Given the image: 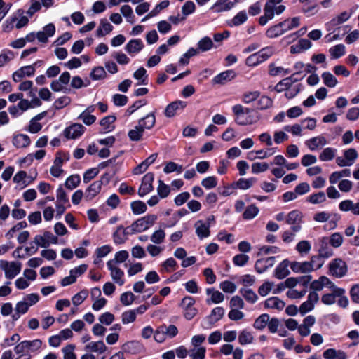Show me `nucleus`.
<instances>
[{
	"label": "nucleus",
	"instance_id": "obj_1",
	"mask_svg": "<svg viewBox=\"0 0 359 359\" xmlns=\"http://www.w3.org/2000/svg\"><path fill=\"white\" fill-rule=\"evenodd\" d=\"M232 111L236 116V123L240 126L252 125L261 118V115L257 110L244 107L241 104L234 105Z\"/></svg>",
	"mask_w": 359,
	"mask_h": 359
},
{
	"label": "nucleus",
	"instance_id": "obj_2",
	"mask_svg": "<svg viewBox=\"0 0 359 359\" xmlns=\"http://www.w3.org/2000/svg\"><path fill=\"white\" fill-rule=\"evenodd\" d=\"M157 215H147L132 224V233H141L149 229L157 220Z\"/></svg>",
	"mask_w": 359,
	"mask_h": 359
},
{
	"label": "nucleus",
	"instance_id": "obj_3",
	"mask_svg": "<svg viewBox=\"0 0 359 359\" xmlns=\"http://www.w3.org/2000/svg\"><path fill=\"white\" fill-rule=\"evenodd\" d=\"M348 271V266L346 263L340 258H336L333 259L329 264V272L330 274L340 278L344 277Z\"/></svg>",
	"mask_w": 359,
	"mask_h": 359
},
{
	"label": "nucleus",
	"instance_id": "obj_4",
	"mask_svg": "<svg viewBox=\"0 0 359 359\" xmlns=\"http://www.w3.org/2000/svg\"><path fill=\"white\" fill-rule=\"evenodd\" d=\"M283 0H268L264 8V15L259 17V23L264 26L274 18V6Z\"/></svg>",
	"mask_w": 359,
	"mask_h": 359
},
{
	"label": "nucleus",
	"instance_id": "obj_5",
	"mask_svg": "<svg viewBox=\"0 0 359 359\" xmlns=\"http://www.w3.org/2000/svg\"><path fill=\"white\" fill-rule=\"evenodd\" d=\"M0 269L5 271V276L8 279L13 278L21 270V263L6 260L0 261Z\"/></svg>",
	"mask_w": 359,
	"mask_h": 359
},
{
	"label": "nucleus",
	"instance_id": "obj_6",
	"mask_svg": "<svg viewBox=\"0 0 359 359\" xmlns=\"http://www.w3.org/2000/svg\"><path fill=\"white\" fill-rule=\"evenodd\" d=\"M302 218L303 215L298 210H292L287 214L286 217V223L289 225H292V231L297 233L301 230V225L303 222Z\"/></svg>",
	"mask_w": 359,
	"mask_h": 359
},
{
	"label": "nucleus",
	"instance_id": "obj_7",
	"mask_svg": "<svg viewBox=\"0 0 359 359\" xmlns=\"http://www.w3.org/2000/svg\"><path fill=\"white\" fill-rule=\"evenodd\" d=\"M315 259H320L319 257H312L310 262H293L290 264V268L294 273H308L314 270Z\"/></svg>",
	"mask_w": 359,
	"mask_h": 359
},
{
	"label": "nucleus",
	"instance_id": "obj_8",
	"mask_svg": "<svg viewBox=\"0 0 359 359\" xmlns=\"http://www.w3.org/2000/svg\"><path fill=\"white\" fill-rule=\"evenodd\" d=\"M154 179V175L152 172H148L142 177V183L137 192L140 197L144 196L153 190L154 187L152 183Z\"/></svg>",
	"mask_w": 359,
	"mask_h": 359
},
{
	"label": "nucleus",
	"instance_id": "obj_9",
	"mask_svg": "<svg viewBox=\"0 0 359 359\" xmlns=\"http://www.w3.org/2000/svg\"><path fill=\"white\" fill-rule=\"evenodd\" d=\"M85 131V127L80 123H74L65 128V136L68 139H76L81 136Z\"/></svg>",
	"mask_w": 359,
	"mask_h": 359
},
{
	"label": "nucleus",
	"instance_id": "obj_10",
	"mask_svg": "<svg viewBox=\"0 0 359 359\" xmlns=\"http://www.w3.org/2000/svg\"><path fill=\"white\" fill-rule=\"evenodd\" d=\"M107 265L108 269L111 271L112 279L119 285H123L124 284V280L122 279L124 275L123 271L115 266L114 261H108Z\"/></svg>",
	"mask_w": 359,
	"mask_h": 359
},
{
	"label": "nucleus",
	"instance_id": "obj_11",
	"mask_svg": "<svg viewBox=\"0 0 359 359\" xmlns=\"http://www.w3.org/2000/svg\"><path fill=\"white\" fill-rule=\"evenodd\" d=\"M187 102L181 100H176L169 104L165 109V116L168 118L173 117L177 110L184 109Z\"/></svg>",
	"mask_w": 359,
	"mask_h": 359
},
{
	"label": "nucleus",
	"instance_id": "obj_12",
	"mask_svg": "<svg viewBox=\"0 0 359 359\" xmlns=\"http://www.w3.org/2000/svg\"><path fill=\"white\" fill-rule=\"evenodd\" d=\"M275 257H270L266 259H257L255 264V269L259 273H262L274 264Z\"/></svg>",
	"mask_w": 359,
	"mask_h": 359
},
{
	"label": "nucleus",
	"instance_id": "obj_13",
	"mask_svg": "<svg viewBox=\"0 0 359 359\" xmlns=\"http://www.w3.org/2000/svg\"><path fill=\"white\" fill-rule=\"evenodd\" d=\"M281 29H283V34L286 32L298 27L300 25V18L294 17L292 18H287L285 20L278 22Z\"/></svg>",
	"mask_w": 359,
	"mask_h": 359
},
{
	"label": "nucleus",
	"instance_id": "obj_14",
	"mask_svg": "<svg viewBox=\"0 0 359 359\" xmlns=\"http://www.w3.org/2000/svg\"><path fill=\"white\" fill-rule=\"evenodd\" d=\"M122 348L125 353L133 355L140 353L144 351V347L142 344L137 341H131L125 343Z\"/></svg>",
	"mask_w": 359,
	"mask_h": 359
},
{
	"label": "nucleus",
	"instance_id": "obj_15",
	"mask_svg": "<svg viewBox=\"0 0 359 359\" xmlns=\"http://www.w3.org/2000/svg\"><path fill=\"white\" fill-rule=\"evenodd\" d=\"M339 208L343 212L351 211L354 215H359V199L356 203L351 200H344L339 203Z\"/></svg>",
	"mask_w": 359,
	"mask_h": 359
},
{
	"label": "nucleus",
	"instance_id": "obj_16",
	"mask_svg": "<svg viewBox=\"0 0 359 359\" xmlns=\"http://www.w3.org/2000/svg\"><path fill=\"white\" fill-rule=\"evenodd\" d=\"M156 123V117L154 113H150L146 116L140 118L138 121L139 128H142L144 131L147 129H151Z\"/></svg>",
	"mask_w": 359,
	"mask_h": 359
},
{
	"label": "nucleus",
	"instance_id": "obj_17",
	"mask_svg": "<svg viewBox=\"0 0 359 359\" xmlns=\"http://www.w3.org/2000/svg\"><path fill=\"white\" fill-rule=\"evenodd\" d=\"M158 156L157 153L152 154L133 170V174L139 175L146 171L147 168L153 163Z\"/></svg>",
	"mask_w": 359,
	"mask_h": 359
},
{
	"label": "nucleus",
	"instance_id": "obj_18",
	"mask_svg": "<svg viewBox=\"0 0 359 359\" xmlns=\"http://www.w3.org/2000/svg\"><path fill=\"white\" fill-rule=\"evenodd\" d=\"M289 261L287 259L283 260L276 267L274 273V276L278 279H283L290 274L288 269Z\"/></svg>",
	"mask_w": 359,
	"mask_h": 359
},
{
	"label": "nucleus",
	"instance_id": "obj_19",
	"mask_svg": "<svg viewBox=\"0 0 359 359\" xmlns=\"http://www.w3.org/2000/svg\"><path fill=\"white\" fill-rule=\"evenodd\" d=\"M236 76V73L233 70L223 72L214 77L212 81L214 83L223 84L226 81H231Z\"/></svg>",
	"mask_w": 359,
	"mask_h": 359
},
{
	"label": "nucleus",
	"instance_id": "obj_20",
	"mask_svg": "<svg viewBox=\"0 0 359 359\" xmlns=\"http://www.w3.org/2000/svg\"><path fill=\"white\" fill-rule=\"evenodd\" d=\"M285 306V303L277 297H270L264 302L265 308L274 309L278 311L283 310Z\"/></svg>",
	"mask_w": 359,
	"mask_h": 359
},
{
	"label": "nucleus",
	"instance_id": "obj_21",
	"mask_svg": "<svg viewBox=\"0 0 359 359\" xmlns=\"http://www.w3.org/2000/svg\"><path fill=\"white\" fill-rule=\"evenodd\" d=\"M144 47L142 41L140 39H132L126 46V50L130 53H139Z\"/></svg>",
	"mask_w": 359,
	"mask_h": 359
},
{
	"label": "nucleus",
	"instance_id": "obj_22",
	"mask_svg": "<svg viewBox=\"0 0 359 359\" xmlns=\"http://www.w3.org/2000/svg\"><path fill=\"white\" fill-rule=\"evenodd\" d=\"M13 144L17 148H25L29 145L30 138L27 135L18 134L13 137Z\"/></svg>",
	"mask_w": 359,
	"mask_h": 359
},
{
	"label": "nucleus",
	"instance_id": "obj_23",
	"mask_svg": "<svg viewBox=\"0 0 359 359\" xmlns=\"http://www.w3.org/2000/svg\"><path fill=\"white\" fill-rule=\"evenodd\" d=\"M351 16V13H348L347 11H344L341 13L337 18L332 19L327 23V29L328 30L331 29V27L337 26L346 20H348Z\"/></svg>",
	"mask_w": 359,
	"mask_h": 359
},
{
	"label": "nucleus",
	"instance_id": "obj_24",
	"mask_svg": "<svg viewBox=\"0 0 359 359\" xmlns=\"http://www.w3.org/2000/svg\"><path fill=\"white\" fill-rule=\"evenodd\" d=\"M102 185V181H95L92 183L86 191V198L91 200L94 198L100 191Z\"/></svg>",
	"mask_w": 359,
	"mask_h": 359
},
{
	"label": "nucleus",
	"instance_id": "obj_25",
	"mask_svg": "<svg viewBox=\"0 0 359 359\" xmlns=\"http://www.w3.org/2000/svg\"><path fill=\"white\" fill-rule=\"evenodd\" d=\"M87 351L96 352L103 353L106 351L107 347L102 341L97 342H90L85 346Z\"/></svg>",
	"mask_w": 359,
	"mask_h": 359
},
{
	"label": "nucleus",
	"instance_id": "obj_26",
	"mask_svg": "<svg viewBox=\"0 0 359 359\" xmlns=\"http://www.w3.org/2000/svg\"><path fill=\"white\" fill-rule=\"evenodd\" d=\"M113 29V26L106 20L102 19L100 20V24L96 32L99 37L104 36L110 33Z\"/></svg>",
	"mask_w": 359,
	"mask_h": 359
},
{
	"label": "nucleus",
	"instance_id": "obj_27",
	"mask_svg": "<svg viewBox=\"0 0 359 359\" xmlns=\"http://www.w3.org/2000/svg\"><path fill=\"white\" fill-rule=\"evenodd\" d=\"M326 144V139L323 136L312 137L306 142L307 146L312 151L316 149L319 146H324Z\"/></svg>",
	"mask_w": 359,
	"mask_h": 359
},
{
	"label": "nucleus",
	"instance_id": "obj_28",
	"mask_svg": "<svg viewBox=\"0 0 359 359\" xmlns=\"http://www.w3.org/2000/svg\"><path fill=\"white\" fill-rule=\"evenodd\" d=\"M196 233L200 238H206L210 235L209 225L203 224L201 221H198L196 224Z\"/></svg>",
	"mask_w": 359,
	"mask_h": 359
},
{
	"label": "nucleus",
	"instance_id": "obj_29",
	"mask_svg": "<svg viewBox=\"0 0 359 359\" xmlns=\"http://www.w3.org/2000/svg\"><path fill=\"white\" fill-rule=\"evenodd\" d=\"M253 340L252 334L247 330H242L238 335V342L241 345L252 344Z\"/></svg>",
	"mask_w": 359,
	"mask_h": 359
},
{
	"label": "nucleus",
	"instance_id": "obj_30",
	"mask_svg": "<svg viewBox=\"0 0 359 359\" xmlns=\"http://www.w3.org/2000/svg\"><path fill=\"white\" fill-rule=\"evenodd\" d=\"M273 100L266 95L262 96L258 100L257 104V110H266L271 108L273 105Z\"/></svg>",
	"mask_w": 359,
	"mask_h": 359
},
{
	"label": "nucleus",
	"instance_id": "obj_31",
	"mask_svg": "<svg viewBox=\"0 0 359 359\" xmlns=\"http://www.w3.org/2000/svg\"><path fill=\"white\" fill-rule=\"evenodd\" d=\"M224 315V310L222 307H216L211 311L210 316H208L210 323H215L219 320Z\"/></svg>",
	"mask_w": 359,
	"mask_h": 359
},
{
	"label": "nucleus",
	"instance_id": "obj_32",
	"mask_svg": "<svg viewBox=\"0 0 359 359\" xmlns=\"http://www.w3.org/2000/svg\"><path fill=\"white\" fill-rule=\"evenodd\" d=\"M144 132L137 125L133 129L128 131V136L131 141L138 142L142 140Z\"/></svg>",
	"mask_w": 359,
	"mask_h": 359
},
{
	"label": "nucleus",
	"instance_id": "obj_33",
	"mask_svg": "<svg viewBox=\"0 0 359 359\" xmlns=\"http://www.w3.org/2000/svg\"><path fill=\"white\" fill-rule=\"evenodd\" d=\"M283 35V29L278 23L271 26L266 32V36L269 39L278 38Z\"/></svg>",
	"mask_w": 359,
	"mask_h": 359
},
{
	"label": "nucleus",
	"instance_id": "obj_34",
	"mask_svg": "<svg viewBox=\"0 0 359 359\" xmlns=\"http://www.w3.org/2000/svg\"><path fill=\"white\" fill-rule=\"evenodd\" d=\"M239 292L244 299L251 304H254L257 300V295L251 289L241 288Z\"/></svg>",
	"mask_w": 359,
	"mask_h": 359
},
{
	"label": "nucleus",
	"instance_id": "obj_35",
	"mask_svg": "<svg viewBox=\"0 0 359 359\" xmlns=\"http://www.w3.org/2000/svg\"><path fill=\"white\" fill-rule=\"evenodd\" d=\"M25 11L23 9L20 8L17 10L16 13L13 16H18V18H20L19 20L15 24V27L17 29H21L24 27H25L28 22L29 19L27 16L24 15Z\"/></svg>",
	"mask_w": 359,
	"mask_h": 359
},
{
	"label": "nucleus",
	"instance_id": "obj_36",
	"mask_svg": "<svg viewBox=\"0 0 359 359\" xmlns=\"http://www.w3.org/2000/svg\"><path fill=\"white\" fill-rule=\"evenodd\" d=\"M130 207L133 214L140 215L147 211L146 204L141 201H135L131 203Z\"/></svg>",
	"mask_w": 359,
	"mask_h": 359
},
{
	"label": "nucleus",
	"instance_id": "obj_37",
	"mask_svg": "<svg viewBox=\"0 0 359 359\" xmlns=\"http://www.w3.org/2000/svg\"><path fill=\"white\" fill-rule=\"evenodd\" d=\"M213 43L211 39L208 36H205L201 39L198 43V50L202 52H205L212 48Z\"/></svg>",
	"mask_w": 359,
	"mask_h": 359
},
{
	"label": "nucleus",
	"instance_id": "obj_38",
	"mask_svg": "<svg viewBox=\"0 0 359 359\" xmlns=\"http://www.w3.org/2000/svg\"><path fill=\"white\" fill-rule=\"evenodd\" d=\"M269 320V316L266 313L262 314L255 321L253 326L257 330L264 329Z\"/></svg>",
	"mask_w": 359,
	"mask_h": 359
},
{
	"label": "nucleus",
	"instance_id": "obj_39",
	"mask_svg": "<svg viewBox=\"0 0 359 359\" xmlns=\"http://www.w3.org/2000/svg\"><path fill=\"white\" fill-rule=\"evenodd\" d=\"M157 192L161 198H165L169 195L170 192V188L168 185L165 184L163 180H159L158 186L157 187Z\"/></svg>",
	"mask_w": 359,
	"mask_h": 359
},
{
	"label": "nucleus",
	"instance_id": "obj_40",
	"mask_svg": "<svg viewBox=\"0 0 359 359\" xmlns=\"http://www.w3.org/2000/svg\"><path fill=\"white\" fill-rule=\"evenodd\" d=\"M322 79L324 83L330 88L334 87L337 83V79L330 72H324L322 74Z\"/></svg>",
	"mask_w": 359,
	"mask_h": 359
},
{
	"label": "nucleus",
	"instance_id": "obj_41",
	"mask_svg": "<svg viewBox=\"0 0 359 359\" xmlns=\"http://www.w3.org/2000/svg\"><path fill=\"white\" fill-rule=\"evenodd\" d=\"M235 5L233 2H217L213 6L212 9H214L216 12L219 13L222 11H226L231 10Z\"/></svg>",
	"mask_w": 359,
	"mask_h": 359
},
{
	"label": "nucleus",
	"instance_id": "obj_42",
	"mask_svg": "<svg viewBox=\"0 0 359 359\" xmlns=\"http://www.w3.org/2000/svg\"><path fill=\"white\" fill-rule=\"evenodd\" d=\"M259 209L255 205L248 206L243 214L245 219H252L257 215Z\"/></svg>",
	"mask_w": 359,
	"mask_h": 359
},
{
	"label": "nucleus",
	"instance_id": "obj_43",
	"mask_svg": "<svg viewBox=\"0 0 359 359\" xmlns=\"http://www.w3.org/2000/svg\"><path fill=\"white\" fill-rule=\"evenodd\" d=\"M273 54L272 48L266 47L262 48L259 52L256 53V55L260 62V63L266 61L268 58H269Z\"/></svg>",
	"mask_w": 359,
	"mask_h": 359
},
{
	"label": "nucleus",
	"instance_id": "obj_44",
	"mask_svg": "<svg viewBox=\"0 0 359 359\" xmlns=\"http://www.w3.org/2000/svg\"><path fill=\"white\" fill-rule=\"evenodd\" d=\"M329 51L333 58L337 59L345 54V46L343 44H338L331 48Z\"/></svg>",
	"mask_w": 359,
	"mask_h": 359
},
{
	"label": "nucleus",
	"instance_id": "obj_45",
	"mask_svg": "<svg viewBox=\"0 0 359 359\" xmlns=\"http://www.w3.org/2000/svg\"><path fill=\"white\" fill-rule=\"evenodd\" d=\"M81 182L80 177L78 175H74L69 177L65 182V187L69 189H74L77 187Z\"/></svg>",
	"mask_w": 359,
	"mask_h": 359
},
{
	"label": "nucleus",
	"instance_id": "obj_46",
	"mask_svg": "<svg viewBox=\"0 0 359 359\" xmlns=\"http://www.w3.org/2000/svg\"><path fill=\"white\" fill-rule=\"evenodd\" d=\"M147 71L144 67H140L137 70H136L133 76L135 79L140 80L141 79V84L147 85L148 83L147 82Z\"/></svg>",
	"mask_w": 359,
	"mask_h": 359
},
{
	"label": "nucleus",
	"instance_id": "obj_47",
	"mask_svg": "<svg viewBox=\"0 0 359 359\" xmlns=\"http://www.w3.org/2000/svg\"><path fill=\"white\" fill-rule=\"evenodd\" d=\"M165 233L163 229L154 231L151 236V241L156 244H161L164 241Z\"/></svg>",
	"mask_w": 359,
	"mask_h": 359
},
{
	"label": "nucleus",
	"instance_id": "obj_48",
	"mask_svg": "<svg viewBox=\"0 0 359 359\" xmlns=\"http://www.w3.org/2000/svg\"><path fill=\"white\" fill-rule=\"evenodd\" d=\"M256 182L255 178L243 179L241 178L236 182V185L241 189H248L250 188L252 184Z\"/></svg>",
	"mask_w": 359,
	"mask_h": 359
},
{
	"label": "nucleus",
	"instance_id": "obj_49",
	"mask_svg": "<svg viewBox=\"0 0 359 359\" xmlns=\"http://www.w3.org/2000/svg\"><path fill=\"white\" fill-rule=\"evenodd\" d=\"M88 292L86 290H83L76 294L72 297V303L74 306L80 305L88 297Z\"/></svg>",
	"mask_w": 359,
	"mask_h": 359
},
{
	"label": "nucleus",
	"instance_id": "obj_50",
	"mask_svg": "<svg viewBox=\"0 0 359 359\" xmlns=\"http://www.w3.org/2000/svg\"><path fill=\"white\" fill-rule=\"evenodd\" d=\"M90 76L93 80L102 79L106 76V72L102 67H97L92 70Z\"/></svg>",
	"mask_w": 359,
	"mask_h": 359
},
{
	"label": "nucleus",
	"instance_id": "obj_51",
	"mask_svg": "<svg viewBox=\"0 0 359 359\" xmlns=\"http://www.w3.org/2000/svg\"><path fill=\"white\" fill-rule=\"evenodd\" d=\"M248 19L245 11H240L232 19L231 25L238 26L244 23Z\"/></svg>",
	"mask_w": 359,
	"mask_h": 359
},
{
	"label": "nucleus",
	"instance_id": "obj_52",
	"mask_svg": "<svg viewBox=\"0 0 359 359\" xmlns=\"http://www.w3.org/2000/svg\"><path fill=\"white\" fill-rule=\"evenodd\" d=\"M325 200L326 196L325 193L323 191L312 194L308 198V201L313 204H318L324 202Z\"/></svg>",
	"mask_w": 359,
	"mask_h": 359
},
{
	"label": "nucleus",
	"instance_id": "obj_53",
	"mask_svg": "<svg viewBox=\"0 0 359 359\" xmlns=\"http://www.w3.org/2000/svg\"><path fill=\"white\" fill-rule=\"evenodd\" d=\"M169 6V1L165 0L161 1L160 4H157L156 7L143 19L144 20L146 18L149 17H153L157 15L162 9L167 8Z\"/></svg>",
	"mask_w": 359,
	"mask_h": 359
},
{
	"label": "nucleus",
	"instance_id": "obj_54",
	"mask_svg": "<svg viewBox=\"0 0 359 359\" xmlns=\"http://www.w3.org/2000/svg\"><path fill=\"white\" fill-rule=\"evenodd\" d=\"M198 50L194 48H191L188 50V51L183 55V56L180 59V64L181 65H187L189 62V58L198 54Z\"/></svg>",
	"mask_w": 359,
	"mask_h": 359
},
{
	"label": "nucleus",
	"instance_id": "obj_55",
	"mask_svg": "<svg viewBox=\"0 0 359 359\" xmlns=\"http://www.w3.org/2000/svg\"><path fill=\"white\" fill-rule=\"evenodd\" d=\"M334 151L332 148H325L320 154L319 158L323 161H331L334 157Z\"/></svg>",
	"mask_w": 359,
	"mask_h": 359
},
{
	"label": "nucleus",
	"instance_id": "obj_56",
	"mask_svg": "<svg viewBox=\"0 0 359 359\" xmlns=\"http://www.w3.org/2000/svg\"><path fill=\"white\" fill-rule=\"evenodd\" d=\"M259 95L260 93L259 91L248 92L243 94L242 100L243 102L249 104L256 100Z\"/></svg>",
	"mask_w": 359,
	"mask_h": 359
},
{
	"label": "nucleus",
	"instance_id": "obj_57",
	"mask_svg": "<svg viewBox=\"0 0 359 359\" xmlns=\"http://www.w3.org/2000/svg\"><path fill=\"white\" fill-rule=\"evenodd\" d=\"M343 243V237L339 233H334L330 238V244L334 248H339Z\"/></svg>",
	"mask_w": 359,
	"mask_h": 359
},
{
	"label": "nucleus",
	"instance_id": "obj_58",
	"mask_svg": "<svg viewBox=\"0 0 359 359\" xmlns=\"http://www.w3.org/2000/svg\"><path fill=\"white\" fill-rule=\"evenodd\" d=\"M201 184L205 189H210L215 188L217 185V178L214 176H210L201 181Z\"/></svg>",
	"mask_w": 359,
	"mask_h": 359
},
{
	"label": "nucleus",
	"instance_id": "obj_59",
	"mask_svg": "<svg viewBox=\"0 0 359 359\" xmlns=\"http://www.w3.org/2000/svg\"><path fill=\"white\" fill-rule=\"evenodd\" d=\"M135 299V297L131 292H126L121 295L120 301L123 305L128 306L134 302Z\"/></svg>",
	"mask_w": 359,
	"mask_h": 359
},
{
	"label": "nucleus",
	"instance_id": "obj_60",
	"mask_svg": "<svg viewBox=\"0 0 359 359\" xmlns=\"http://www.w3.org/2000/svg\"><path fill=\"white\" fill-rule=\"evenodd\" d=\"M219 287L226 293H233L236 290V285L233 282L229 280L222 282Z\"/></svg>",
	"mask_w": 359,
	"mask_h": 359
},
{
	"label": "nucleus",
	"instance_id": "obj_61",
	"mask_svg": "<svg viewBox=\"0 0 359 359\" xmlns=\"http://www.w3.org/2000/svg\"><path fill=\"white\" fill-rule=\"evenodd\" d=\"M291 86L289 79L287 78H285L276 84L274 89L278 93H280L288 90Z\"/></svg>",
	"mask_w": 359,
	"mask_h": 359
},
{
	"label": "nucleus",
	"instance_id": "obj_62",
	"mask_svg": "<svg viewBox=\"0 0 359 359\" xmlns=\"http://www.w3.org/2000/svg\"><path fill=\"white\" fill-rule=\"evenodd\" d=\"M196 9V6L193 1H189L185 2V4L182 7V13L183 16L186 18L188 15L194 12Z\"/></svg>",
	"mask_w": 359,
	"mask_h": 359
},
{
	"label": "nucleus",
	"instance_id": "obj_63",
	"mask_svg": "<svg viewBox=\"0 0 359 359\" xmlns=\"http://www.w3.org/2000/svg\"><path fill=\"white\" fill-rule=\"evenodd\" d=\"M75 348L74 345L69 344L62 348L64 353V359H76V356L74 353Z\"/></svg>",
	"mask_w": 359,
	"mask_h": 359
},
{
	"label": "nucleus",
	"instance_id": "obj_64",
	"mask_svg": "<svg viewBox=\"0 0 359 359\" xmlns=\"http://www.w3.org/2000/svg\"><path fill=\"white\" fill-rule=\"evenodd\" d=\"M100 323L109 325L114 320V316L110 312H105L99 317Z\"/></svg>",
	"mask_w": 359,
	"mask_h": 359
}]
</instances>
